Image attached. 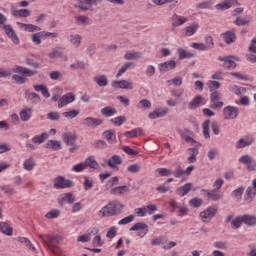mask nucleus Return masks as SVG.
Segmentation results:
<instances>
[{"instance_id":"5701e85b","label":"nucleus","mask_w":256,"mask_h":256,"mask_svg":"<svg viewBox=\"0 0 256 256\" xmlns=\"http://www.w3.org/2000/svg\"><path fill=\"white\" fill-rule=\"evenodd\" d=\"M222 37L227 43V45H231V43H235V40L237 39V36L235 35L234 31H226L222 34Z\"/></svg>"},{"instance_id":"c9c22d12","label":"nucleus","mask_w":256,"mask_h":256,"mask_svg":"<svg viewBox=\"0 0 256 256\" xmlns=\"http://www.w3.org/2000/svg\"><path fill=\"white\" fill-rule=\"evenodd\" d=\"M101 115L103 117H113V115H117V110L111 106H107L101 109Z\"/></svg>"},{"instance_id":"a18cd8bd","label":"nucleus","mask_w":256,"mask_h":256,"mask_svg":"<svg viewBox=\"0 0 256 256\" xmlns=\"http://www.w3.org/2000/svg\"><path fill=\"white\" fill-rule=\"evenodd\" d=\"M209 125H211V120H206L202 124V129H203V135L205 139H209L211 135L209 134Z\"/></svg>"},{"instance_id":"20e7f679","label":"nucleus","mask_w":256,"mask_h":256,"mask_svg":"<svg viewBox=\"0 0 256 256\" xmlns=\"http://www.w3.org/2000/svg\"><path fill=\"white\" fill-rule=\"evenodd\" d=\"M54 189H71L75 185L72 180L65 179L64 176H57L53 180Z\"/></svg>"},{"instance_id":"9d476101","label":"nucleus","mask_w":256,"mask_h":256,"mask_svg":"<svg viewBox=\"0 0 256 256\" xmlns=\"http://www.w3.org/2000/svg\"><path fill=\"white\" fill-rule=\"evenodd\" d=\"M58 203L60 207H63L65 203H69V205H73V203H75V196L71 192L64 193L62 197L58 198Z\"/></svg>"},{"instance_id":"e433bc0d","label":"nucleus","mask_w":256,"mask_h":256,"mask_svg":"<svg viewBox=\"0 0 256 256\" xmlns=\"http://www.w3.org/2000/svg\"><path fill=\"white\" fill-rule=\"evenodd\" d=\"M197 29H199V24L197 22H193L190 26L185 28V33L188 37H191V35H195V33H197Z\"/></svg>"},{"instance_id":"4d7b16f0","label":"nucleus","mask_w":256,"mask_h":256,"mask_svg":"<svg viewBox=\"0 0 256 256\" xmlns=\"http://www.w3.org/2000/svg\"><path fill=\"white\" fill-rule=\"evenodd\" d=\"M43 37L42 32H38L35 34H32V41L35 43V45H41V38Z\"/></svg>"},{"instance_id":"37998d69","label":"nucleus","mask_w":256,"mask_h":256,"mask_svg":"<svg viewBox=\"0 0 256 256\" xmlns=\"http://www.w3.org/2000/svg\"><path fill=\"white\" fill-rule=\"evenodd\" d=\"M23 167L26 171H33L35 168V160H33V158H28L24 161Z\"/></svg>"},{"instance_id":"2f4dec72","label":"nucleus","mask_w":256,"mask_h":256,"mask_svg":"<svg viewBox=\"0 0 256 256\" xmlns=\"http://www.w3.org/2000/svg\"><path fill=\"white\" fill-rule=\"evenodd\" d=\"M17 241L18 243L25 245V247H27L30 251H36L35 246H33V243H31V240H29L27 237H18Z\"/></svg>"},{"instance_id":"bf43d9fd","label":"nucleus","mask_w":256,"mask_h":256,"mask_svg":"<svg viewBox=\"0 0 256 256\" xmlns=\"http://www.w3.org/2000/svg\"><path fill=\"white\" fill-rule=\"evenodd\" d=\"M47 119L50 121H59L61 119V114H59V112H50L47 114Z\"/></svg>"},{"instance_id":"58836bf2","label":"nucleus","mask_w":256,"mask_h":256,"mask_svg":"<svg viewBox=\"0 0 256 256\" xmlns=\"http://www.w3.org/2000/svg\"><path fill=\"white\" fill-rule=\"evenodd\" d=\"M141 57H143V55L141 53L131 52V51L126 52V54L124 55V58L126 59V61H133V60L141 59Z\"/></svg>"},{"instance_id":"c03bdc74","label":"nucleus","mask_w":256,"mask_h":256,"mask_svg":"<svg viewBox=\"0 0 256 256\" xmlns=\"http://www.w3.org/2000/svg\"><path fill=\"white\" fill-rule=\"evenodd\" d=\"M179 59H191V57H195V54L191 52H187L185 49H178Z\"/></svg>"},{"instance_id":"f3484780","label":"nucleus","mask_w":256,"mask_h":256,"mask_svg":"<svg viewBox=\"0 0 256 256\" xmlns=\"http://www.w3.org/2000/svg\"><path fill=\"white\" fill-rule=\"evenodd\" d=\"M102 135L110 145H115V143H117V135L115 134V130H105Z\"/></svg>"},{"instance_id":"cd10ccee","label":"nucleus","mask_w":256,"mask_h":256,"mask_svg":"<svg viewBox=\"0 0 256 256\" xmlns=\"http://www.w3.org/2000/svg\"><path fill=\"white\" fill-rule=\"evenodd\" d=\"M85 167H90V169H99V163H97V160H95L94 156H89L84 161Z\"/></svg>"},{"instance_id":"79ce46f5","label":"nucleus","mask_w":256,"mask_h":256,"mask_svg":"<svg viewBox=\"0 0 256 256\" xmlns=\"http://www.w3.org/2000/svg\"><path fill=\"white\" fill-rule=\"evenodd\" d=\"M129 188L127 186H118L116 188L111 189V195H123V193H127Z\"/></svg>"},{"instance_id":"0e129e2a","label":"nucleus","mask_w":256,"mask_h":256,"mask_svg":"<svg viewBox=\"0 0 256 256\" xmlns=\"http://www.w3.org/2000/svg\"><path fill=\"white\" fill-rule=\"evenodd\" d=\"M132 63L131 62H126L122 68L118 71V73L116 74L117 79H119V77H121V75H123V73H125V71H127V69H129V67H131Z\"/></svg>"},{"instance_id":"a19ab883","label":"nucleus","mask_w":256,"mask_h":256,"mask_svg":"<svg viewBox=\"0 0 256 256\" xmlns=\"http://www.w3.org/2000/svg\"><path fill=\"white\" fill-rule=\"evenodd\" d=\"M46 149H53V151H57L61 149V142L55 140H49L46 143Z\"/></svg>"},{"instance_id":"4468645a","label":"nucleus","mask_w":256,"mask_h":256,"mask_svg":"<svg viewBox=\"0 0 256 256\" xmlns=\"http://www.w3.org/2000/svg\"><path fill=\"white\" fill-rule=\"evenodd\" d=\"M16 25H18L19 29H22L23 31H27L28 33H35V31H41V27L33 25V24H25L23 22H16Z\"/></svg>"},{"instance_id":"b1692460","label":"nucleus","mask_w":256,"mask_h":256,"mask_svg":"<svg viewBox=\"0 0 256 256\" xmlns=\"http://www.w3.org/2000/svg\"><path fill=\"white\" fill-rule=\"evenodd\" d=\"M62 139L66 145H75V142L77 141V135L69 132L64 133Z\"/></svg>"},{"instance_id":"4be33fe9","label":"nucleus","mask_w":256,"mask_h":256,"mask_svg":"<svg viewBox=\"0 0 256 256\" xmlns=\"http://www.w3.org/2000/svg\"><path fill=\"white\" fill-rule=\"evenodd\" d=\"M193 187L192 183H186L181 187H178L176 189V193L177 195H179V197H185V195H187L189 193V191H191Z\"/></svg>"},{"instance_id":"c756f323","label":"nucleus","mask_w":256,"mask_h":256,"mask_svg":"<svg viewBox=\"0 0 256 256\" xmlns=\"http://www.w3.org/2000/svg\"><path fill=\"white\" fill-rule=\"evenodd\" d=\"M156 177H171L173 171L169 168H158L155 170Z\"/></svg>"},{"instance_id":"3c124183","label":"nucleus","mask_w":256,"mask_h":256,"mask_svg":"<svg viewBox=\"0 0 256 256\" xmlns=\"http://www.w3.org/2000/svg\"><path fill=\"white\" fill-rule=\"evenodd\" d=\"M207 86H208L209 90L211 92H213V91H217L216 89H219V87H221V83H219L218 81H215V80H210L207 83Z\"/></svg>"},{"instance_id":"0eeeda50","label":"nucleus","mask_w":256,"mask_h":256,"mask_svg":"<svg viewBox=\"0 0 256 256\" xmlns=\"http://www.w3.org/2000/svg\"><path fill=\"white\" fill-rule=\"evenodd\" d=\"M224 119H237L239 115V108L233 106H227L223 109Z\"/></svg>"},{"instance_id":"09e8293b","label":"nucleus","mask_w":256,"mask_h":256,"mask_svg":"<svg viewBox=\"0 0 256 256\" xmlns=\"http://www.w3.org/2000/svg\"><path fill=\"white\" fill-rule=\"evenodd\" d=\"M70 42L72 43V45H75L76 47H80L81 35L79 34L70 35Z\"/></svg>"},{"instance_id":"5fc2aeb1","label":"nucleus","mask_w":256,"mask_h":256,"mask_svg":"<svg viewBox=\"0 0 256 256\" xmlns=\"http://www.w3.org/2000/svg\"><path fill=\"white\" fill-rule=\"evenodd\" d=\"M62 115H63V117H66V119H75V117H77V115H79V111L71 110L68 112H63Z\"/></svg>"},{"instance_id":"1a4fd4ad","label":"nucleus","mask_w":256,"mask_h":256,"mask_svg":"<svg viewBox=\"0 0 256 256\" xmlns=\"http://www.w3.org/2000/svg\"><path fill=\"white\" fill-rule=\"evenodd\" d=\"M73 101H75V94L70 92V93L63 95L58 100V109H63V107L69 105V103H73Z\"/></svg>"},{"instance_id":"13d9d810","label":"nucleus","mask_w":256,"mask_h":256,"mask_svg":"<svg viewBox=\"0 0 256 256\" xmlns=\"http://www.w3.org/2000/svg\"><path fill=\"white\" fill-rule=\"evenodd\" d=\"M25 61H26V65H28L29 67H33L34 69H41V65L35 62V60L31 58H25Z\"/></svg>"},{"instance_id":"052dcab7","label":"nucleus","mask_w":256,"mask_h":256,"mask_svg":"<svg viewBox=\"0 0 256 256\" xmlns=\"http://www.w3.org/2000/svg\"><path fill=\"white\" fill-rule=\"evenodd\" d=\"M137 133H142L141 129H133L132 131H127L124 133L126 137L129 139H133L134 137H137Z\"/></svg>"},{"instance_id":"603ef678","label":"nucleus","mask_w":256,"mask_h":256,"mask_svg":"<svg viewBox=\"0 0 256 256\" xmlns=\"http://www.w3.org/2000/svg\"><path fill=\"white\" fill-rule=\"evenodd\" d=\"M61 215V211L57 209H53L50 212H48L45 217L46 219H57Z\"/></svg>"},{"instance_id":"49530a36","label":"nucleus","mask_w":256,"mask_h":256,"mask_svg":"<svg viewBox=\"0 0 256 256\" xmlns=\"http://www.w3.org/2000/svg\"><path fill=\"white\" fill-rule=\"evenodd\" d=\"M149 226H147V224H145L144 222H138L136 224H134L129 231H143L145 229H148Z\"/></svg>"},{"instance_id":"aec40b11","label":"nucleus","mask_w":256,"mask_h":256,"mask_svg":"<svg viewBox=\"0 0 256 256\" xmlns=\"http://www.w3.org/2000/svg\"><path fill=\"white\" fill-rule=\"evenodd\" d=\"M123 163V158L119 155H113L111 158L108 159V167H111V169H118L119 165Z\"/></svg>"},{"instance_id":"6ab92c4d","label":"nucleus","mask_w":256,"mask_h":256,"mask_svg":"<svg viewBox=\"0 0 256 256\" xmlns=\"http://www.w3.org/2000/svg\"><path fill=\"white\" fill-rule=\"evenodd\" d=\"M171 23L172 27H181V25H185V23H187V18L178 14H173L171 17Z\"/></svg>"},{"instance_id":"6e6d98bb","label":"nucleus","mask_w":256,"mask_h":256,"mask_svg":"<svg viewBox=\"0 0 256 256\" xmlns=\"http://www.w3.org/2000/svg\"><path fill=\"white\" fill-rule=\"evenodd\" d=\"M132 221H135V215L124 217L118 222V225H128V223H131Z\"/></svg>"},{"instance_id":"a211bd4d","label":"nucleus","mask_w":256,"mask_h":256,"mask_svg":"<svg viewBox=\"0 0 256 256\" xmlns=\"http://www.w3.org/2000/svg\"><path fill=\"white\" fill-rule=\"evenodd\" d=\"M219 61H223V67L226 69H235L237 67V63L234 62L233 56L219 57Z\"/></svg>"},{"instance_id":"ea45409f","label":"nucleus","mask_w":256,"mask_h":256,"mask_svg":"<svg viewBox=\"0 0 256 256\" xmlns=\"http://www.w3.org/2000/svg\"><path fill=\"white\" fill-rule=\"evenodd\" d=\"M93 3H95L93 0H78V7L82 11H89L88 5H93Z\"/></svg>"},{"instance_id":"412c9836","label":"nucleus","mask_w":256,"mask_h":256,"mask_svg":"<svg viewBox=\"0 0 256 256\" xmlns=\"http://www.w3.org/2000/svg\"><path fill=\"white\" fill-rule=\"evenodd\" d=\"M13 17L20 19L21 17H31V10L29 9H13L12 10Z\"/></svg>"},{"instance_id":"7ed1b4c3","label":"nucleus","mask_w":256,"mask_h":256,"mask_svg":"<svg viewBox=\"0 0 256 256\" xmlns=\"http://www.w3.org/2000/svg\"><path fill=\"white\" fill-rule=\"evenodd\" d=\"M46 239L48 240H44V244L47 245V247L50 249V251L54 254V255H59L61 248H59V243H61V241H63V236L61 235H51L48 234L46 235Z\"/></svg>"},{"instance_id":"de8ad7c7","label":"nucleus","mask_w":256,"mask_h":256,"mask_svg":"<svg viewBox=\"0 0 256 256\" xmlns=\"http://www.w3.org/2000/svg\"><path fill=\"white\" fill-rule=\"evenodd\" d=\"M127 121V118H125V116H118L114 119L110 120V123H113V125H116V127H121V125H123V123H125Z\"/></svg>"},{"instance_id":"f704fd0d","label":"nucleus","mask_w":256,"mask_h":256,"mask_svg":"<svg viewBox=\"0 0 256 256\" xmlns=\"http://www.w3.org/2000/svg\"><path fill=\"white\" fill-rule=\"evenodd\" d=\"M64 51H65L64 47H61V46L56 47L52 50L51 53H49V57L50 59H57L59 57H62Z\"/></svg>"},{"instance_id":"774afa93","label":"nucleus","mask_w":256,"mask_h":256,"mask_svg":"<svg viewBox=\"0 0 256 256\" xmlns=\"http://www.w3.org/2000/svg\"><path fill=\"white\" fill-rule=\"evenodd\" d=\"M87 21H89V18L86 16H77L76 17L77 25H87Z\"/></svg>"},{"instance_id":"393cba45","label":"nucleus","mask_w":256,"mask_h":256,"mask_svg":"<svg viewBox=\"0 0 256 256\" xmlns=\"http://www.w3.org/2000/svg\"><path fill=\"white\" fill-rule=\"evenodd\" d=\"M256 192H254L253 188L251 186H248L245 194H244V201L246 203H253V200L255 199Z\"/></svg>"},{"instance_id":"7c9ffc66","label":"nucleus","mask_w":256,"mask_h":256,"mask_svg":"<svg viewBox=\"0 0 256 256\" xmlns=\"http://www.w3.org/2000/svg\"><path fill=\"white\" fill-rule=\"evenodd\" d=\"M203 191H206L207 197L210 201H219L222 197V195L217 192V189Z\"/></svg>"},{"instance_id":"864d4df0","label":"nucleus","mask_w":256,"mask_h":256,"mask_svg":"<svg viewBox=\"0 0 256 256\" xmlns=\"http://www.w3.org/2000/svg\"><path fill=\"white\" fill-rule=\"evenodd\" d=\"M215 101H221V92L219 91H212L210 94V102L215 103Z\"/></svg>"},{"instance_id":"e2e57ef3","label":"nucleus","mask_w":256,"mask_h":256,"mask_svg":"<svg viewBox=\"0 0 256 256\" xmlns=\"http://www.w3.org/2000/svg\"><path fill=\"white\" fill-rule=\"evenodd\" d=\"M84 189L85 191H89V189H93V180H90L89 177L84 176Z\"/></svg>"},{"instance_id":"a878e982","label":"nucleus","mask_w":256,"mask_h":256,"mask_svg":"<svg viewBox=\"0 0 256 256\" xmlns=\"http://www.w3.org/2000/svg\"><path fill=\"white\" fill-rule=\"evenodd\" d=\"M201 103H203V96L198 95L188 104V109H190V111H193L197 109V107H199Z\"/></svg>"},{"instance_id":"72a5a7b5","label":"nucleus","mask_w":256,"mask_h":256,"mask_svg":"<svg viewBox=\"0 0 256 256\" xmlns=\"http://www.w3.org/2000/svg\"><path fill=\"white\" fill-rule=\"evenodd\" d=\"M25 97L27 101H33V103H39L41 101V96H39V94L35 92L29 93V90L25 91Z\"/></svg>"},{"instance_id":"f8f14e48","label":"nucleus","mask_w":256,"mask_h":256,"mask_svg":"<svg viewBox=\"0 0 256 256\" xmlns=\"http://www.w3.org/2000/svg\"><path fill=\"white\" fill-rule=\"evenodd\" d=\"M175 67H177V62H175V60H169L159 64V71L165 73L175 69Z\"/></svg>"},{"instance_id":"680f3d73","label":"nucleus","mask_w":256,"mask_h":256,"mask_svg":"<svg viewBox=\"0 0 256 256\" xmlns=\"http://www.w3.org/2000/svg\"><path fill=\"white\" fill-rule=\"evenodd\" d=\"M189 203H190L191 207H195V208L201 207L203 205V199L193 198V199L190 200Z\"/></svg>"},{"instance_id":"f257e3e1","label":"nucleus","mask_w":256,"mask_h":256,"mask_svg":"<svg viewBox=\"0 0 256 256\" xmlns=\"http://www.w3.org/2000/svg\"><path fill=\"white\" fill-rule=\"evenodd\" d=\"M123 209H125V205H123V203L113 200L105 205L99 211V214L102 215V217H115V215H121L123 213Z\"/></svg>"},{"instance_id":"9b49d317","label":"nucleus","mask_w":256,"mask_h":256,"mask_svg":"<svg viewBox=\"0 0 256 256\" xmlns=\"http://www.w3.org/2000/svg\"><path fill=\"white\" fill-rule=\"evenodd\" d=\"M233 5H239V1L237 0H225L219 4H217L215 7L217 11H227V9H231Z\"/></svg>"},{"instance_id":"473e14b6","label":"nucleus","mask_w":256,"mask_h":256,"mask_svg":"<svg viewBox=\"0 0 256 256\" xmlns=\"http://www.w3.org/2000/svg\"><path fill=\"white\" fill-rule=\"evenodd\" d=\"M241 221L250 227L256 225V217L253 215L246 214L241 217Z\"/></svg>"},{"instance_id":"2eb2a0df","label":"nucleus","mask_w":256,"mask_h":256,"mask_svg":"<svg viewBox=\"0 0 256 256\" xmlns=\"http://www.w3.org/2000/svg\"><path fill=\"white\" fill-rule=\"evenodd\" d=\"M112 87H115L116 89L131 90L133 89V83L127 80L113 81Z\"/></svg>"},{"instance_id":"6e6552de","label":"nucleus","mask_w":256,"mask_h":256,"mask_svg":"<svg viewBox=\"0 0 256 256\" xmlns=\"http://www.w3.org/2000/svg\"><path fill=\"white\" fill-rule=\"evenodd\" d=\"M255 143V138L253 136H244L236 142V149H245Z\"/></svg>"},{"instance_id":"c85d7f7f","label":"nucleus","mask_w":256,"mask_h":256,"mask_svg":"<svg viewBox=\"0 0 256 256\" xmlns=\"http://www.w3.org/2000/svg\"><path fill=\"white\" fill-rule=\"evenodd\" d=\"M93 79L98 87H107V85H109V80L105 75L95 76Z\"/></svg>"},{"instance_id":"4c0bfd02","label":"nucleus","mask_w":256,"mask_h":256,"mask_svg":"<svg viewBox=\"0 0 256 256\" xmlns=\"http://www.w3.org/2000/svg\"><path fill=\"white\" fill-rule=\"evenodd\" d=\"M33 115V110L31 108L23 109L20 112V119L21 121H29L31 119V116Z\"/></svg>"},{"instance_id":"69168bd1","label":"nucleus","mask_w":256,"mask_h":256,"mask_svg":"<svg viewBox=\"0 0 256 256\" xmlns=\"http://www.w3.org/2000/svg\"><path fill=\"white\" fill-rule=\"evenodd\" d=\"M128 173H139L141 171V166L139 164H132L127 167Z\"/></svg>"},{"instance_id":"39448f33","label":"nucleus","mask_w":256,"mask_h":256,"mask_svg":"<svg viewBox=\"0 0 256 256\" xmlns=\"http://www.w3.org/2000/svg\"><path fill=\"white\" fill-rule=\"evenodd\" d=\"M215 215H217V207L215 206H210L200 213V217L204 223H209V221H211Z\"/></svg>"},{"instance_id":"bb28decb","label":"nucleus","mask_w":256,"mask_h":256,"mask_svg":"<svg viewBox=\"0 0 256 256\" xmlns=\"http://www.w3.org/2000/svg\"><path fill=\"white\" fill-rule=\"evenodd\" d=\"M0 231L4 235H8V237L13 235V227H10L7 222H0Z\"/></svg>"},{"instance_id":"8fccbe9b","label":"nucleus","mask_w":256,"mask_h":256,"mask_svg":"<svg viewBox=\"0 0 256 256\" xmlns=\"http://www.w3.org/2000/svg\"><path fill=\"white\" fill-rule=\"evenodd\" d=\"M47 133H42L41 135L33 137L32 141L33 143H37L38 145H41V143H44L47 139Z\"/></svg>"},{"instance_id":"338daca9","label":"nucleus","mask_w":256,"mask_h":256,"mask_svg":"<svg viewBox=\"0 0 256 256\" xmlns=\"http://www.w3.org/2000/svg\"><path fill=\"white\" fill-rule=\"evenodd\" d=\"M191 47L193 49H197L198 51H207V45L203 44V43H192Z\"/></svg>"},{"instance_id":"ddd939ff","label":"nucleus","mask_w":256,"mask_h":256,"mask_svg":"<svg viewBox=\"0 0 256 256\" xmlns=\"http://www.w3.org/2000/svg\"><path fill=\"white\" fill-rule=\"evenodd\" d=\"M83 125L85 127H99V125L103 124V120L100 118L87 117L83 120Z\"/></svg>"},{"instance_id":"423d86ee","label":"nucleus","mask_w":256,"mask_h":256,"mask_svg":"<svg viewBox=\"0 0 256 256\" xmlns=\"http://www.w3.org/2000/svg\"><path fill=\"white\" fill-rule=\"evenodd\" d=\"M2 29H4L6 35L9 37V39H11V41H13L15 45H19V37L15 33V30L11 24H4Z\"/></svg>"},{"instance_id":"dca6fc26","label":"nucleus","mask_w":256,"mask_h":256,"mask_svg":"<svg viewBox=\"0 0 256 256\" xmlns=\"http://www.w3.org/2000/svg\"><path fill=\"white\" fill-rule=\"evenodd\" d=\"M169 113V108H158L148 115L149 119H160Z\"/></svg>"},{"instance_id":"f03ea898","label":"nucleus","mask_w":256,"mask_h":256,"mask_svg":"<svg viewBox=\"0 0 256 256\" xmlns=\"http://www.w3.org/2000/svg\"><path fill=\"white\" fill-rule=\"evenodd\" d=\"M13 73H17L18 75L14 74L12 75L13 81L17 83L18 85H23L26 81L25 77H33L37 75V71L31 70L29 68L23 67V66H15L12 69ZM22 75V76H19Z\"/></svg>"}]
</instances>
